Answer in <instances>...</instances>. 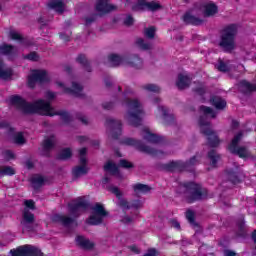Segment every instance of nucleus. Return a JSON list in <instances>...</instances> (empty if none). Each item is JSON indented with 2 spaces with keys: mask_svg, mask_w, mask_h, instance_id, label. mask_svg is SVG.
<instances>
[{
  "mask_svg": "<svg viewBox=\"0 0 256 256\" xmlns=\"http://www.w3.org/2000/svg\"><path fill=\"white\" fill-rule=\"evenodd\" d=\"M235 35H237L236 25L232 24L224 29L220 41V47H222L224 51H233V49H235Z\"/></svg>",
  "mask_w": 256,
  "mask_h": 256,
  "instance_id": "20e7f679",
  "label": "nucleus"
},
{
  "mask_svg": "<svg viewBox=\"0 0 256 256\" xmlns=\"http://www.w3.org/2000/svg\"><path fill=\"white\" fill-rule=\"evenodd\" d=\"M12 256H41V250L32 245L20 246L16 250H10Z\"/></svg>",
  "mask_w": 256,
  "mask_h": 256,
  "instance_id": "f8f14e48",
  "label": "nucleus"
},
{
  "mask_svg": "<svg viewBox=\"0 0 256 256\" xmlns=\"http://www.w3.org/2000/svg\"><path fill=\"white\" fill-rule=\"evenodd\" d=\"M218 70L223 72L229 71V66H227L223 61H220L218 64Z\"/></svg>",
  "mask_w": 256,
  "mask_h": 256,
  "instance_id": "de8ad7c7",
  "label": "nucleus"
},
{
  "mask_svg": "<svg viewBox=\"0 0 256 256\" xmlns=\"http://www.w3.org/2000/svg\"><path fill=\"white\" fill-rule=\"evenodd\" d=\"M14 143H16V145H23V143H25V137L23 136V133L18 132L14 135Z\"/></svg>",
  "mask_w": 256,
  "mask_h": 256,
  "instance_id": "ea45409f",
  "label": "nucleus"
},
{
  "mask_svg": "<svg viewBox=\"0 0 256 256\" xmlns=\"http://www.w3.org/2000/svg\"><path fill=\"white\" fill-rule=\"evenodd\" d=\"M167 171H183V162L173 161L166 165Z\"/></svg>",
  "mask_w": 256,
  "mask_h": 256,
  "instance_id": "c85d7f7f",
  "label": "nucleus"
},
{
  "mask_svg": "<svg viewBox=\"0 0 256 256\" xmlns=\"http://www.w3.org/2000/svg\"><path fill=\"white\" fill-rule=\"evenodd\" d=\"M124 105L128 108V112L125 116L128 123L134 125V127L141 125V120L143 119L145 112H143L139 100L127 98Z\"/></svg>",
  "mask_w": 256,
  "mask_h": 256,
  "instance_id": "7ed1b4c3",
  "label": "nucleus"
},
{
  "mask_svg": "<svg viewBox=\"0 0 256 256\" xmlns=\"http://www.w3.org/2000/svg\"><path fill=\"white\" fill-rule=\"evenodd\" d=\"M79 141H80V143H84V141H87V137L81 136V137L79 138Z\"/></svg>",
  "mask_w": 256,
  "mask_h": 256,
  "instance_id": "680f3d73",
  "label": "nucleus"
},
{
  "mask_svg": "<svg viewBox=\"0 0 256 256\" xmlns=\"http://www.w3.org/2000/svg\"><path fill=\"white\" fill-rule=\"evenodd\" d=\"M49 75L45 70H32L28 76L29 87H35V83H47Z\"/></svg>",
  "mask_w": 256,
  "mask_h": 256,
  "instance_id": "9b49d317",
  "label": "nucleus"
},
{
  "mask_svg": "<svg viewBox=\"0 0 256 256\" xmlns=\"http://www.w3.org/2000/svg\"><path fill=\"white\" fill-rule=\"evenodd\" d=\"M125 25H133V17L127 16L124 20Z\"/></svg>",
  "mask_w": 256,
  "mask_h": 256,
  "instance_id": "864d4df0",
  "label": "nucleus"
},
{
  "mask_svg": "<svg viewBox=\"0 0 256 256\" xmlns=\"http://www.w3.org/2000/svg\"><path fill=\"white\" fill-rule=\"evenodd\" d=\"M52 219L53 221L62 223V225L65 227H71V225H75V219L60 214L54 215Z\"/></svg>",
  "mask_w": 256,
  "mask_h": 256,
  "instance_id": "393cba45",
  "label": "nucleus"
},
{
  "mask_svg": "<svg viewBox=\"0 0 256 256\" xmlns=\"http://www.w3.org/2000/svg\"><path fill=\"white\" fill-rule=\"evenodd\" d=\"M155 27H149V28H146L145 31H144V35L145 37H147L148 39H153V37H155Z\"/></svg>",
  "mask_w": 256,
  "mask_h": 256,
  "instance_id": "79ce46f5",
  "label": "nucleus"
},
{
  "mask_svg": "<svg viewBox=\"0 0 256 256\" xmlns=\"http://www.w3.org/2000/svg\"><path fill=\"white\" fill-rule=\"evenodd\" d=\"M5 175H15V169L11 166H1L0 177H5Z\"/></svg>",
  "mask_w": 256,
  "mask_h": 256,
  "instance_id": "f704fd0d",
  "label": "nucleus"
},
{
  "mask_svg": "<svg viewBox=\"0 0 256 256\" xmlns=\"http://www.w3.org/2000/svg\"><path fill=\"white\" fill-rule=\"evenodd\" d=\"M172 227H174V229H181V224H179L177 220H172Z\"/></svg>",
  "mask_w": 256,
  "mask_h": 256,
  "instance_id": "5fc2aeb1",
  "label": "nucleus"
},
{
  "mask_svg": "<svg viewBox=\"0 0 256 256\" xmlns=\"http://www.w3.org/2000/svg\"><path fill=\"white\" fill-rule=\"evenodd\" d=\"M186 219L189 221L191 225H195V213L191 210L186 212Z\"/></svg>",
  "mask_w": 256,
  "mask_h": 256,
  "instance_id": "37998d69",
  "label": "nucleus"
},
{
  "mask_svg": "<svg viewBox=\"0 0 256 256\" xmlns=\"http://www.w3.org/2000/svg\"><path fill=\"white\" fill-rule=\"evenodd\" d=\"M120 167H123L124 169H131V167H133V163L122 159L120 160Z\"/></svg>",
  "mask_w": 256,
  "mask_h": 256,
  "instance_id": "a18cd8bd",
  "label": "nucleus"
},
{
  "mask_svg": "<svg viewBox=\"0 0 256 256\" xmlns=\"http://www.w3.org/2000/svg\"><path fill=\"white\" fill-rule=\"evenodd\" d=\"M122 221H123V223H132L133 218L129 217V216H125Z\"/></svg>",
  "mask_w": 256,
  "mask_h": 256,
  "instance_id": "6e6d98bb",
  "label": "nucleus"
},
{
  "mask_svg": "<svg viewBox=\"0 0 256 256\" xmlns=\"http://www.w3.org/2000/svg\"><path fill=\"white\" fill-rule=\"evenodd\" d=\"M26 165H27L28 169H31L33 167V165H31V162H27Z\"/></svg>",
  "mask_w": 256,
  "mask_h": 256,
  "instance_id": "0e129e2a",
  "label": "nucleus"
},
{
  "mask_svg": "<svg viewBox=\"0 0 256 256\" xmlns=\"http://www.w3.org/2000/svg\"><path fill=\"white\" fill-rule=\"evenodd\" d=\"M158 117L161 119L164 125H167L168 121H173V114H169V110L165 106H160L158 108Z\"/></svg>",
  "mask_w": 256,
  "mask_h": 256,
  "instance_id": "5701e85b",
  "label": "nucleus"
},
{
  "mask_svg": "<svg viewBox=\"0 0 256 256\" xmlns=\"http://www.w3.org/2000/svg\"><path fill=\"white\" fill-rule=\"evenodd\" d=\"M185 188L189 193H191L194 200L203 199L204 197L207 196V190L201 188L199 184H196L194 182L186 184Z\"/></svg>",
  "mask_w": 256,
  "mask_h": 256,
  "instance_id": "f3484780",
  "label": "nucleus"
},
{
  "mask_svg": "<svg viewBox=\"0 0 256 256\" xmlns=\"http://www.w3.org/2000/svg\"><path fill=\"white\" fill-rule=\"evenodd\" d=\"M142 137L145 139V141H148V143H159L161 141V138L159 136L153 134L149 128H144L142 130Z\"/></svg>",
  "mask_w": 256,
  "mask_h": 256,
  "instance_id": "b1692460",
  "label": "nucleus"
},
{
  "mask_svg": "<svg viewBox=\"0 0 256 256\" xmlns=\"http://www.w3.org/2000/svg\"><path fill=\"white\" fill-rule=\"evenodd\" d=\"M10 38H12L14 41L21 42L22 45H29V41H27L26 39H23L21 34H19V32L15 30L10 31Z\"/></svg>",
  "mask_w": 256,
  "mask_h": 256,
  "instance_id": "473e14b6",
  "label": "nucleus"
},
{
  "mask_svg": "<svg viewBox=\"0 0 256 256\" xmlns=\"http://www.w3.org/2000/svg\"><path fill=\"white\" fill-rule=\"evenodd\" d=\"M202 11L205 17H213V15H216L218 8L217 5H215V3L207 2L203 4Z\"/></svg>",
  "mask_w": 256,
  "mask_h": 256,
  "instance_id": "4be33fe9",
  "label": "nucleus"
},
{
  "mask_svg": "<svg viewBox=\"0 0 256 256\" xmlns=\"http://www.w3.org/2000/svg\"><path fill=\"white\" fill-rule=\"evenodd\" d=\"M241 137H243V133L241 132L234 136L228 146V151L234 155H238L241 159H249V157H251L249 150L243 146L239 147V141H241Z\"/></svg>",
  "mask_w": 256,
  "mask_h": 256,
  "instance_id": "0eeeda50",
  "label": "nucleus"
},
{
  "mask_svg": "<svg viewBox=\"0 0 256 256\" xmlns=\"http://www.w3.org/2000/svg\"><path fill=\"white\" fill-rule=\"evenodd\" d=\"M104 109H111V107H113L112 103H105L103 104Z\"/></svg>",
  "mask_w": 256,
  "mask_h": 256,
  "instance_id": "bf43d9fd",
  "label": "nucleus"
},
{
  "mask_svg": "<svg viewBox=\"0 0 256 256\" xmlns=\"http://www.w3.org/2000/svg\"><path fill=\"white\" fill-rule=\"evenodd\" d=\"M60 39H62V41H69V39H71V34L67 33V34H60Z\"/></svg>",
  "mask_w": 256,
  "mask_h": 256,
  "instance_id": "603ef678",
  "label": "nucleus"
},
{
  "mask_svg": "<svg viewBox=\"0 0 256 256\" xmlns=\"http://www.w3.org/2000/svg\"><path fill=\"white\" fill-rule=\"evenodd\" d=\"M104 171H106V173H111V175H117L119 173V167H117L115 163L108 161L104 165Z\"/></svg>",
  "mask_w": 256,
  "mask_h": 256,
  "instance_id": "cd10ccee",
  "label": "nucleus"
},
{
  "mask_svg": "<svg viewBox=\"0 0 256 256\" xmlns=\"http://www.w3.org/2000/svg\"><path fill=\"white\" fill-rule=\"evenodd\" d=\"M136 45H138V47L140 49H142L143 51H147L149 49H151V44L145 42V40L139 38L137 41H136Z\"/></svg>",
  "mask_w": 256,
  "mask_h": 256,
  "instance_id": "e433bc0d",
  "label": "nucleus"
},
{
  "mask_svg": "<svg viewBox=\"0 0 256 256\" xmlns=\"http://www.w3.org/2000/svg\"><path fill=\"white\" fill-rule=\"evenodd\" d=\"M162 7L157 1L139 0L133 9L134 11H159Z\"/></svg>",
  "mask_w": 256,
  "mask_h": 256,
  "instance_id": "2eb2a0df",
  "label": "nucleus"
},
{
  "mask_svg": "<svg viewBox=\"0 0 256 256\" xmlns=\"http://www.w3.org/2000/svg\"><path fill=\"white\" fill-rule=\"evenodd\" d=\"M108 126L112 127V129H116L117 131H121V121L119 120H108Z\"/></svg>",
  "mask_w": 256,
  "mask_h": 256,
  "instance_id": "58836bf2",
  "label": "nucleus"
},
{
  "mask_svg": "<svg viewBox=\"0 0 256 256\" xmlns=\"http://www.w3.org/2000/svg\"><path fill=\"white\" fill-rule=\"evenodd\" d=\"M189 83H191V78L187 73H180L178 75L176 81V87H178V89H186V87H189Z\"/></svg>",
  "mask_w": 256,
  "mask_h": 256,
  "instance_id": "412c9836",
  "label": "nucleus"
},
{
  "mask_svg": "<svg viewBox=\"0 0 256 256\" xmlns=\"http://www.w3.org/2000/svg\"><path fill=\"white\" fill-rule=\"evenodd\" d=\"M30 181L33 187L37 188V187H41V185L45 183V178L39 174H35L30 178Z\"/></svg>",
  "mask_w": 256,
  "mask_h": 256,
  "instance_id": "c756f323",
  "label": "nucleus"
},
{
  "mask_svg": "<svg viewBox=\"0 0 256 256\" xmlns=\"http://www.w3.org/2000/svg\"><path fill=\"white\" fill-rule=\"evenodd\" d=\"M71 155H73L71 149L65 148L59 153L58 157L59 159H69Z\"/></svg>",
  "mask_w": 256,
  "mask_h": 256,
  "instance_id": "a19ab883",
  "label": "nucleus"
},
{
  "mask_svg": "<svg viewBox=\"0 0 256 256\" xmlns=\"http://www.w3.org/2000/svg\"><path fill=\"white\" fill-rule=\"evenodd\" d=\"M88 207L89 202H87V200H85L84 198H78L68 205L69 214L72 217H79V215H81L83 211H87Z\"/></svg>",
  "mask_w": 256,
  "mask_h": 256,
  "instance_id": "9d476101",
  "label": "nucleus"
},
{
  "mask_svg": "<svg viewBox=\"0 0 256 256\" xmlns=\"http://www.w3.org/2000/svg\"><path fill=\"white\" fill-rule=\"evenodd\" d=\"M197 93H203V85H200L199 88H196Z\"/></svg>",
  "mask_w": 256,
  "mask_h": 256,
  "instance_id": "052dcab7",
  "label": "nucleus"
},
{
  "mask_svg": "<svg viewBox=\"0 0 256 256\" xmlns=\"http://www.w3.org/2000/svg\"><path fill=\"white\" fill-rule=\"evenodd\" d=\"M3 127H4V125H3V124H0V129L3 128Z\"/></svg>",
  "mask_w": 256,
  "mask_h": 256,
  "instance_id": "774afa93",
  "label": "nucleus"
},
{
  "mask_svg": "<svg viewBox=\"0 0 256 256\" xmlns=\"http://www.w3.org/2000/svg\"><path fill=\"white\" fill-rule=\"evenodd\" d=\"M82 122L83 123H87V119H82Z\"/></svg>",
  "mask_w": 256,
  "mask_h": 256,
  "instance_id": "338daca9",
  "label": "nucleus"
},
{
  "mask_svg": "<svg viewBox=\"0 0 256 256\" xmlns=\"http://www.w3.org/2000/svg\"><path fill=\"white\" fill-rule=\"evenodd\" d=\"M16 53L17 48L7 44L0 45V79H9V77L13 75V70H11V68L5 67L1 56L7 55L8 57H11V55H15Z\"/></svg>",
  "mask_w": 256,
  "mask_h": 256,
  "instance_id": "39448f33",
  "label": "nucleus"
},
{
  "mask_svg": "<svg viewBox=\"0 0 256 256\" xmlns=\"http://www.w3.org/2000/svg\"><path fill=\"white\" fill-rule=\"evenodd\" d=\"M53 145H55V137L54 136L46 138L43 142V147H44V149H46V151H49V149H52Z\"/></svg>",
  "mask_w": 256,
  "mask_h": 256,
  "instance_id": "c9c22d12",
  "label": "nucleus"
},
{
  "mask_svg": "<svg viewBox=\"0 0 256 256\" xmlns=\"http://www.w3.org/2000/svg\"><path fill=\"white\" fill-rule=\"evenodd\" d=\"M210 101L217 109H225L227 107V102L220 97H213Z\"/></svg>",
  "mask_w": 256,
  "mask_h": 256,
  "instance_id": "7c9ffc66",
  "label": "nucleus"
},
{
  "mask_svg": "<svg viewBox=\"0 0 256 256\" xmlns=\"http://www.w3.org/2000/svg\"><path fill=\"white\" fill-rule=\"evenodd\" d=\"M12 105H15L22 113L31 114L38 113L39 115H47L53 117L60 115L62 121H69L71 116L65 111H56L48 101L40 99L33 104L27 103L23 98L19 96H13L10 98Z\"/></svg>",
  "mask_w": 256,
  "mask_h": 256,
  "instance_id": "f257e3e1",
  "label": "nucleus"
},
{
  "mask_svg": "<svg viewBox=\"0 0 256 256\" xmlns=\"http://www.w3.org/2000/svg\"><path fill=\"white\" fill-rule=\"evenodd\" d=\"M76 243L83 249H92L93 247V243L83 236H78L76 238Z\"/></svg>",
  "mask_w": 256,
  "mask_h": 256,
  "instance_id": "bb28decb",
  "label": "nucleus"
},
{
  "mask_svg": "<svg viewBox=\"0 0 256 256\" xmlns=\"http://www.w3.org/2000/svg\"><path fill=\"white\" fill-rule=\"evenodd\" d=\"M110 191L116 195L118 198V205L122 207V209H141V207H143V201L141 200H134L131 204H129L127 200L123 199V194L117 187H111Z\"/></svg>",
  "mask_w": 256,
  "mask_h": 256,
  "instance_id": "1a4fd4ad",
  "label": "nucleus"
},
{
  "mask_svg": "<svg viewBox=\"0 0 256 256\" xmlns=\"http://www.w3.org/2000/svg\"><path fill=\"white\" fill-rule=\"evenodd\" d=\"M199 159V156H194L193 158L190 159L188 165H197V163H199Z\"/></svg>",
  "mask_w": 256,
  "mask_h": 256,
  "instance_id": "8fccbe9b",
  "label": "nucleus"
},
{
  "mask_svg": "<svg viewBox=\"0 0 256 256\" xmlns=\"http://www.w3.org/2000/svg\"><path fill=\"white\" fill-rule=\"evenodd\" d=\"M117 6L109 3V0H99L96 4V11L105 15V13H111V11H115Z\"/></svg>",
  "mask_w": 256,
  "mask_h": 256,
  "instance_id": "a211bd4d",
  "label": "nucleus"
},
{
  "mask_svg": "<svg viewBox=\"0 0 256 256\" xmlns=\"http://www.w3.org/2000/svg\"><path fill=\"white\" fill-rule=\"evenodd\" d=\"M77 61H78V63H80L81 65H88L87 58L85 57V55H79V56L77 57Z\"/></svg>",
  "mask_w": 256,
  "mask_h": 256,
  "instance_id": "09e8293b",
  "label": "nucleus"
},
{
  "mask_svg": "<svg viewBox=\"0 0 256 256\" xmlns=\"http://www.w3.org/2000/svg\"><path fill=\"white\" fill-rule=\"evenodd\" d=\"M57 95L54 92L48 91L46 93V99H48L49 101L53 100Z\"/></svg>",
  "mask_w": 256,
  "mask_h": 256,
  "instance_id": "3c124183",
  "label": "nucleus"
},
{
  "mask_svg": "<svg viewBox=\"0 0 256 256\" xmlns=\"http://www.w3.org/2000/svg\"><path fill=\"white\" fill-rule=\"evenodd\" d=\"M183 21H184V23H187L188 25H201V23H203L202 19L195 16V10L187 12L183 16Z\"/></svg>",
  "mask_w": 256,
  "mask_h": 256,
  "instance_id": "aec40b11",
  "label": "nucleus"
},
{
  "mask_svg": "<svg viewBox=\"0 0 256 256\" xmlns=\"http://www.w3.org/2000/svg\"><path fill=\"white\" fill-rule=\"evenodd\" d=\"M87 154V149L82 148L79 151L80 155V165L75 167L72 171L74 177H81V175H86L89 171V167H87V158L85 155Z\"/></svg>",
  "mask_w": 256,
  "mask_h": 256,
  "instance_id": "4468645a",
  "label": "nucleus"
},
{
  "mask_svg": "<svg viewBox=\"0 0 256 256\" xmlns=\"http://www.w3.org/2000/svg\"><path fill=\"white\" fill-rule=\"evenodd\" d=\"M232 127H239V122H237V121H233L232 122Z\"/></svg>",
  "mask_w": 256,
  "mask_h": 256,
  "instance_id": "e2e57ef3",
  "label": "nucleus"
},
{
  "mask_svg": "<svg viewBox=\"0 0 256 256\" xmlns=\"http://www.w3.org/2000/svg\"><path fill=\"white\" fill-rule=\"evenodd\" d=\"M134 189V193H136V195H141L143 193H149L150 189L149 186L145 185V184H135L133 186Z\"/></svg>",
  "mask_w": 256,
  "mask_h": 256,
  "instance_id": "2f4dec72",
  "label": "nucleus"
},
{
  "mask_svg": "<svg viewBox=\"0 0 256 256\" xmlns=\"http://www.w3.org/2000/svg\"><path fill=\"white\" fill-rule=\"evenodd\" d=\"M108 63L110 67H119V65H133V67H141L143 60L139 57H134L132 61H129L126 57H121L117 54H110L108 56Z\"/></svg>",
  "mask_w": 256,
  "mask_h": 256,
  "instance_id": "423d86ee",
  "label": "nucleus"
},
{
  "mask_svg": "<svg viewBox=\"0 0 256 256\" xmlns=\"http://www.w3.org/2000/svg\"><path fill=\"white\" fill-rule=\"evenodd\" d=\"M254 242L256 243V230L254 231L253 235H252Z\"/></svg>",
  "mask_w": 256,
  "mask_h": 256,
  "instance_id": "69168bd1",
  "label": "nucleus"
},
{
  "mask_svg": "<svg viewBox=\"0 0 256 256\" xmlns=\"http://www.w3.org/2000/svg\"><path fill=\"white\" fill-rule=\"evenodd\" d=\"M130 250L133 252V253H139V248L135 245L131 246L130 247Z\"/></svg>",
  "mask_w": 256,
  "mask_h": 256,
  "instance_id": "13d9d810",
  "label": "nucleus"
},
{
  "mask_svg": "<svg viewBox=\"0 0 256 256\" xmlns=\"http://www.w3.org/2000/svg\"><path fill=\"white\" fill-rule=\"evenodd\" d=\"M48 7L56 13H63L65 11V2L63 0H51L48 3Z\"/></svg>",
  "mask_w": 256,
  "mask_h": 256,
  "instance_id": "a878e982",
  "label": "nucleus"
},
{
  "mask_svg": "<svg viewBox=\"0 0 256 256\" xmlns=\"http://www.w3.org/2000/svg\"><path fill=\"white\" fill-rule=\"evenodd\" d=\"M3 157L6 159V161H11V159H15V154L10 150H5L3 152Z\"/></svg>",
  "mask_w": 256,
  "mask_h": 256,
  "instance_id": "c03bdc74",
  "label": "nucleus"
},
{
  "mask_svg": "<svg viewBox=\"0 0 256 256\" xmlns=\"http://www.w3.org/2000/svg\"><path fill=\"white\" fill-rule=\"evenodd\" d=\"M24 205L26 207L24 208V212H23V220H22V225L24 227L23 231H25L27 229V225L31 224L35 219V216L33 215V213H31V210L33 211V209H35V202H33V200H26L24 202Z\"/></svg>",
  "mask_w": 256,
  "mask_h": 256,
  "instance_id": "ddd939ff",
  "label": "nucleus"
},
{
  "mask_svg": "<svg viewBox=\"0 0 256 256\" xmlns=\"http://www.w3.org/2000/svg\"><path fill=\"white\" fill-rule=\"evenodd\" d=\"M58 87L62 88V91L64 93H71L72 95H75L76 97H81V93L83 91V86L76 83L72 82V88H67L65 84L58 82L57 83Z\"/></svg>",
  "mask_w": 256,
  "mask_h": 256,
  "instance_id": "6ab92c4d",
  "label": "nucleus"
},
{
  "mask_svg": "<svg viewBox=\"0 0 256 256\" xmlns=\"http://www.w3.org/2000/svg\"><path fill=\"white\" fill-rule=\"evenodd\" d=\"M208 159H210L211 167H217V163H219L221 156H219L215 151H211L208 153Z\"/></svg>",
  "mask_w": 256,
  "mask_h": 256,
  "instance_id": "72a5a7b5",
  "label": "nucleus"
},
{
  "mask_svg": "<svg viewBox=\"0 0 256 256\" xmlns=\"http://www.w3.org/2000/svg\"><path fill=\"white\" fill-rule=\"evenodd\" d=\"M26 59H29V61H39V55H37L35 52H31L26 56Z\"/></svg>",
  "mask_w": 256,
  "mask_h": 256,
  "instance_id": "49530a36",
  "label": "nucleus"
},
{
  "mask_svg": "<svg viewBox=\"0 0 256 256\" xmlns=\"http://www.w3.org/2000/svg\"><path fill=\"white\" fill-rule=\"evenodd\" d=\"M224 256H235V252L231 250H225L224 251Z\"/></svg>",
  "mask_w": 256,
  "mask_h": 256,
  "instance_id": "4d7b16f0",
  "label": "nucleus"
},
{
  "mask_svg": "<svg viewBox=\"0 0 256 256\" xmlns=\"http://www.w3.org/2000/svg\"><path fill=\"white\" fill-rule=\"evenodd\" d=\"M125 145H132L134 147H137V149H139L140 151H143L144 153H149L150 155H155L156 157H160L161 156V151L155 150L154 148L145 146L143 144H141V142L135 140V139H131V138H127L124 141Z\"/></svg>",
  "mask_w": 256,
  "mask_h": 256,
  "instance_id": "dca6fc26",
  "label": "nucleus"
},
{
  "mask_svg": "<svg viewBox=\"0 0 256 256\" xmlns=\"http://www.w3.org/2000/svg\"><path fill=\"white\" fill-rule=\"evenodd\" d=\"M200 113V130L204 135H206L208 139V145H210V147H217L219 145V137H217V134L211 130L210 124L211 119H215V117H217V112H215L210 107L201 106Z\"/></svg>",
  "mask_w": 256,
  "mask_h": 256,
  "instance_id": "f03ea898",
  "label": "nucleus"
},
{
  "mask_svg": "<svg viewBox=\"0 0 256 256\" xmlns=\"http://www.w3.org/2000/svg\"><path fill=\"white\" fill-rule=\"evenodd\" d=\"M143 89H145V91H150L151 93H159V91H161V88L155 84H146L143 86Z\"/></svg>",
  "mask_w": 256,
  "mask_h": 256,
  "instance_id": "4c0bfd02",
  "label": "nucleus"
},
{
  "mask_svg": "<svg viewBox=\"0 0 256 256\" xmlns=\"http://www.w3.org/2000/svg\"><path fill=\"white\" fill-rule=\"evenodd\" d=\"M107 217V211L101 204H95L92 207V214L87 220L88 225H101L103 219Z\"/></svg>",
  "mask_w": 256,
  "mask_h": 256,
  "instance_id": "6e6552de",
  "label": "nucleus"
}]
</instances>
